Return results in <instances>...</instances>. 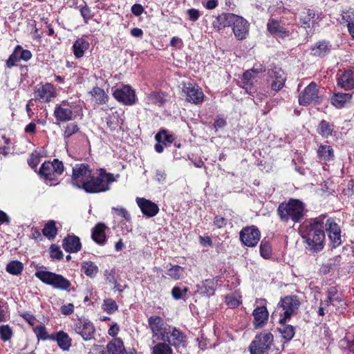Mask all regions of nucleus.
I'll list each match as a JSON object with an SVG mask.
<instances>
[{
  "instance_id": "1",
  "label": "nucleus",
  "mask_w": 354,
  "mask_h": 354,
  "mask_svg": "<svg viewBox=\"0 0 354 354\" xmlns=\"http://www.w3.org/2000/svg\"><path fill=\"white\" fill-rule=\"evenodd\" d=\"M118 177L119 174L115 177L113 174L106 172L104 169H100L95 176L88 165L80 163L73 167L71 184L86 193L97 194L109 191L110 184L115 181Z\"/></svg>"
},
{
  "instance_id": "2",
  "label": "nucleus",
  "mask_w": 354,
  "mask_h": 354,
  "mask_svg": "<svg viewBox=\"0 0 354 354\" xmlns=\"http://www.w3.org/2000/svg\"><path fill=\"white\" fill-rule=\"evenodd\" d=\"M326 218L325 215H320L304 223L299 227V233L307 245L306 249L311 252H320L324 247Z\"/></svg>"
},
{
  "instance_id": "3",
  "label": "nucleus",
  "mask_w": 354,
  "mask_h": 354,
  "mask_svg": "<svg viewBox=\"0 0 354 354\" xmlns=\"http://www.w3.org/2000/svg\"><path fill=\"white\" fill-rule=\"evenodd\" d=\"M84 102L80 100L69 98L55 104L53 116L58 122H65L83 115Z\"/></svg>"
},
{
  "instance_id": "4",
  "label": "nucleus",
  "mask_w": 354,
  "mask_h": 354,
  "mask_svg": "<svg viewBox=\"0 0 354 354\" xmlns=\"http://www.w3.org/2000/svg\"><path fill=\"white\" fill-rule=\"evenodd\" d=\"M280 219L287 222L289 220L295 223L301 221L305 214L304 204L297 199H290L288 202L281 203L277 209Z\"/></svg>"
},
{
  "instance_id": "5",
  "label": "nucleus",
  "mask_w": 354,
  "mask_h": 354,
  "mask_svg": "<svg viewBox=\"0 0 354 354\" xmlns=\"http://www.w3.org/2000/svg\"><path fill=\"white\" fill-rule=\"evenodd\" d=\"M64 165L58 159H54L53 161L44 162L39 169L41 177L49 185H55L58 184V176L64 171Z\"/></svg>"
},
{
  "instance_id": "6",
  "label": "nucleus",
  "mask_w": 354,
  "mask_h": 354,
  "mask_svg": "<svg viewBox=\"0 0 354 354\" xmlns=\"http://www.w3.org/2000/svg\"><path fill=\"white\" fill-rule=\"evenodd\" d=\"M35 275L43 283L57 289L67 290L71 285V282L62 275L47 271L44 266L37 269Z\"/></svg>"
},
{
  "instance_id": "7",
  "label": "nucleus",
  "mask_w": 354,
  "mask_h": 354,
  "mask_svg": "<svg viewBox=\"0 0 354 354\" xmlns=\"http://www.w3.org/2000/svg\"><path fill=\"white\" fill-rule=\"evenodd\" d=\"M301 302L297 295H288L281 298L278 304L279 310V323L287 322L297 313Z\"/></svg>"
},
{
  "instance_id": "8",
  "label": "nucleus",
  "mask_w": 354,
  "mask_h": 354,
  "mask_svg": "<svg viewBox=\"0 0 354 354\" xmlns=\"http://www.w3.org/2000/svg\"><path fill=\"white\" fill-rule=\"evenodd\" d=\"M273 342V335L270 332L263 331L256 335L249 348L251 354H263L270 348Z\"/></svg>"
},
{
  "instance_id": "9",
  "label": "nucleus",
  "mask_w": 354,
  "mask_h": 354,
  "mask_svg": "<svg viewBox=\"0 0 354 354\" xmlns=\"http://www.w3.org/2000/svg\"><path fill=\"white\" fill-rule=\"evenodd\" d=\"M149 328L151 331L152 337L163 341L168 334L170 328L163 319L159 316H151L148 319Z\"/></svg>"
},
{
  "instance_id": "10",
  "label": "nucleus",
  "mask_w": 354,
  "mask_h": 354,
  "mask_svg": "<svg viewBox=\"0 0 354 354\" xmlns=\"http://www.w3.org/2000/svg\"><path fill=\"white\" fill-rule=\"evenodd\" d=\"M57 90L51 83L38 85L34 91V97L36 101L41 103H49L57 97Z\"/></svg>"
},
{
  "instance_id": "11",
  "label": "nucleus",
  "mask_w": 354,
  "mask_h": 354,
  "mask_svg": "<svg viewBox=\"0 0 354 354\" xmlns=\"http://www.w3.org/2000/svg\"><path fill=\"white\" fill-rule=\"evenodd\" d=\"M73 328L84 341L92 339L95 333V328L93 324L86 318L77 319L74 322Z\"/></svg>"
},
{
  "instance_id": "12",
  "label": "nucleus",
  "mask_w": 354,
  "mask_h": 354,
  "mask_svg": "<svg viewBox=\"0 0 354 354\" xmlns=\"http://www.w3.org/2000/svg\"><path fill=\"white\" fill-rule=\"evenodd\" d=\"M113 90L114 98L119 102L127 106H131L136 103V96L135 91L129 85H123Z\"/></svg>"
},
{
  "instance_id": "13",
  "label": "nucleus",
  "mask_w": 354,
  "mask_h": 354,
  "mask_svg": "<svg viewBox=\"0 0 354 354\" xmlns=\"http://www.w3.org/2000/svg\"><path fill=\"white\" fill-rule=\"evenodd\" d=\"M260 238L261 232L254 225L243 227L240 232V239L248 247L256 246Z\"/></svg>"
},
{
  "instance_id": "14",
  "label": "nucleus",
  "mask_w": 354,
  "mask_h": 354,
  "mask_svg": "<svg viewBox=\"0 0 354 354\" xmlns=\"http://www.w3.org/2000/svg\"><path fill=\"white\" fill-rule=\"evenodd\" d=\"M187 336L176 327L170 326L168 334L163 341H166L171 346H174L178 351L187 346Z\"/></svg>"
},
{
  "instance_id": "15",
  "label": "nucleus",
  "mask_w": 354,
  "mask_h": 354,
  "mask_svg": "<svg viewBox=\"0 0 354 354\" xmlns=\"http://www.w3.org/2000/svg\"><path fill=\"white\" fill-rule=\"evenodd\" d=\"M231 26L235 37L239 40L246 39L249 35L250 24L241 16L236 15Z\"/></svg>"
},
{
  "instance_id": "16",
  "label": "nucleus",
  "mask_w": 354,
  "mask_h": 354,
  "mask_svg": "<svg viewBox=\"0 0 354 354\" xmlns=\"http://www.w3.org/2000/svg\"><path fill=\"white\" fill-rule=\"evenodd\" d=\"M187 95V100L195 104H201L204 100V93L196 84L188 82L185 84L183 88Z\"/></svg>"
},
{
  "instance_id": "17",
  "label": "nucleus",
  "mask_w": 354,
  "mask_h": 354,
  "mask_svg": "<svg viewBox=\"0 0 354 354\" xmlns=\"http://www.w3.org/2000/svg\"><path fill=\"white\" fill-rule=\"evenodd\" d=\"M318 88L315 82H310L299 96V103L302 106H307L313 102H318Z\"/></svg>"
},
{
  "instance_id": "18",
  "label": "nucleus",
  "mask_w": 354,
  "mask_h": 354,
  "mask_svg": "<svg viewBox=\"0 0 354 354\" xmlns=\"http://www.w3.org/2000/svg\"><path fill=\"white\" fill-rule=\"evenodd\" d=\"M268 75L271 80L270 86L273 91H278L283 87L286 76L281 68L274 66L272 68H269Z\"/></svg>"
},
{
  "instance_id": "19",
  "label": "nucleus",
  "mask_w": 354,
  "mask_h": 354,
  "mask_svg": "<svg viewBox=\"0 0 354 354\" xmlns=\"http://www.w3.org/2000/svg\"><path fill=\"white\" fill-rule=\"evenodd\" d=\"M325 228L328 237L333 243L334 246H337L341 243V230L339 225L335 221L328 218L324 220V229Z\"/></svg>"
},
{
  "instance_id": "20",
  "label": "nucleus",
  "mask_w": 354,
  "mask_h": 354,
  "mask_svg": "<svg viewBox=\"0 0 354 354\" xmlns=\"http://www.w3.org/2000/svg\"><path fill=\"white\" fill-rule=\"evenodd\" d=\"M136 203L142 214L147 217H153L159 212L158 206L150 200L145 198H137Z\"/></svg>"
},
{
  "instance_id": "21",
  "label": "nucleus",
  "mask_w": 354,
  "mask_h": 354,
  "mask_svg": "<svg viewBox=\"0 0 354 354\" xmlns=\"http://www.w3.org/2000/svg\"><path fill=\"white\" fill-rule=\"evenodd\" d=\"M269 32L276 37L285 38L290 35V31L280 25L278 20L270 19L267 24Z\"/></svg>"
},
{
  "instance_id": "22",
  "label": "nucleus",
  "mask_w": 354,
  "mask_h": 354,
  "mask_svg": "<svg viewBox=\"0 0 354 354\" xmlns=\"http://www.w3.org/2000/svg\"><path fill=\"white\" fill-rule=\"evenodd\" d=\"M337 86L345 89L354 88V71L346 70L337 78Z\"/></svg>"
},
{
  "instance_id": "23",
  "label": "nucleus",
  "mask_w": 354,
  "mask_h": 354,
  "mask_svg": "<svg viewBox=\"0 0 354 354\" xmlns=\"http://www.w3.org/2000/svg\"><path fill=\"white\" fill-rule=\"evenodd\" d=\"M257 77L250 70L246 71L241 78V86L245 92L252 95L256 92L254 84L257 82Z\"/></svg>"
},
{
  "instance_id": "24",
  "label": "nucleus",
  "mask_w": 354,
  "mask_h": 354,
  "mask_svg": "<svg viewBox=\"0 0 354 354\" xmlns=\"http://www.w3.org/2000/svg\"><path fill=\"white\" fill-rule=\"evenodd\" d=\"M235 16L236 15L233 13H222L216 17L212 23V26L217 30L231 26Z\"/></svg>"
},
{
  "instance_id": "25",
  "label": "nucleus",
  "mask_w": 354,
  "mask_h": 354,
  "mask_svg": "<svg viewBox=\"0 0 354 354\" xmlns=\"http://www.w3.org/2000/svg\"><path fill=\"white\" fill-rule=\"evenodd\" d=\"M254 316L253 324L256 328L263 327L268 319V312L265 306L257 307L252 313Z\"/></svg>"
},
{
  "instance_id": "26",
  "label": "nucleus",
  "mask_w": 354,
  "mask_h": 354,
  "mask_svg": "<svg viewBox=\"0 0 354 354\" xmlns=\"http://www.w3.org/2000/svg\"><path fill=\"white\" fill-rule=\"evenodd\" d=\"M343 295L339 292L337 287H329L326 290V300L325 303L327 306H338L343 302Z\"/></svg>"
},
{
  "instance_id": "27",
  "label": "nucleus",
  "mask_w": 354,
  "mask_h": 354,
  "mask_svg": "<svg viewBox=\"0 0 354 354\" xmlns=\"http://www.w3.org/2000/svg\"><path fill=\"white\" fill-rule=\"evenodd\" d=\"M310 49L313 55L323 57L330 53L332 45L328 41L323 40L317 42Z\"/></svg>"
},
{
  "instance_id": "28",
  "label": "nucleus",
  "mask_w": 354,
  "mask_h": 354,
  "mask_svg": "<svg viewBox=\"0 0 354 354\" xmlns=\"http://www.w3.org/2000/svg\"><path fill=\"white\" fill-rule=\"evenodd\" d=\"M52 340L57 342L58 346L63 351H69L72 345V339L63 330L54 333Z\"/></svg>"
},
{
  "instance_id": "29",
  "label": "nucleus",
  "mask_w": 354,
  "mask_h": 354,
  "mask_svg": "<svg viewBox=\"0 0 354 354\" xmlns=\"http://www.w3.org/2000/svg\"><path fill=\"white\" fill-rule=\"evenodd\" d=\"M217 282L218 279L215 278L205 279L201 284L198 285V291L201 295L207 297L212 296L214 294Z\"/></svg>"
},
{
  "instance_id": "30",
  "label": "nucleus",
  "mask_w": 354,
  "mask_h": 354,
  "mask_svg": "<svg viewBox=\"0 0 354 354\" xmlns=\"http://www.w3.org/2000/svg\"><path fill=\"white\" fill-rule=\"evenodd\" d=\"M62 246L64 250L68 252H77L81 250L80 240L76 236H68L64 239Z\"/></svg>"
},
{
  "instance_id": "31",
  "label": "nucleus",
  "mask_w": 354,
  "mask_h": 354,
  "mask_svg": "<svg viewBox=\"0 0 354 354\" xmlns=\"http://www.w3.org/2000/svg\"><path fill=\"white\" fill-rule=\"evenodd\" d=\"M89 42L85 37L78 38L73 45V52L75 57L77 59L81 58L84 56V53L89 48Z\"/></svg>"
},
{
  "instance_id": "32",
  "label": "nucleus",
  "mask_w": 354,
  "mask_h": 354,
  "mask_svg": "<svg viewBox=\"0 0 354 354\" xmlns=\"http://www.w3.org/2000/svg\"><path fill=\"white\" fill-rule=\"evenodd\" d=\"M167 94L164 92L153 91L145 97V102L149 105L162 106L167 101Z\"/></svg>"
},
{
  "instance_id": "33",
  "label": "nucleus",
  "mask_w": 354,
  "mask_h": 354,
  "mask_svg": "<svg viewBox=\"0 0 354 354\" xmlns=\"http://www.w3.org/2000/svg\"><path fill=\"white\" fill-rule=\"evenodd\" d=\"M106 226L103 223H97L92 230V239L99 245H104L106 243V237L105 230Z\"/></svg>"
},
{
  "instance_id": "34",
  "label": "nucleus",
  "mask_w": 354,
  "mask_h": 354,
  "mask_svg": "<svg viewBox=\"0 0 354 354\" xmlns=\"http://www.w3.org/2000/svg\"><path fill=\"white\" fill-rule=\"evenodd\" d=\"M352 98V94L337 92L335 93L331 98V104L337 109L343 108Z\"/></svg>"
},
{
  "instance_id": "35",
  "label": "nucleus",
  "mask_w": 354,
  "mask_h": 354,
  "mask_svg": "<svg viewBox=\"0 0 354 354\" xmlns=\"http://www.w3.org/2000/svg\"><path fill=\"white\" fill-rule=\"evenodd\" d=\"M317 131L322 137L327 138L332 136L334 131V125L325 120H322L319 123Z\"/></svg>"
},
{
  "instance_id": "36",
  "label": "nucleus",
  "mask_w": 354,
  "mask_h": 354,
  "mask_svg": "<svg viewBox=\"0 0 354 354\" xmlns=\"http://www.w3.org/2000/svg\"><path fill=\"white\" fill-rule=\"evenodd\" d=\"M151 354H174V353L171 346L166 341H162L156 343L151 347Z\"/></svg>"
},
{
  "instance_id": "37",
  "label": "nucleus",
  "mask_w": 354,
  "mask_h": 354,
  "mask_svg": "<svg viewBox=\"0 0 354 354\" xmlns=\"http://www.w3.org/2000/svg\"><path fill=\"white\" fill-rule=\"evenodd\" d=\"M333 152L331 146L321 145L317 149V156L322 160L330 161L333 159Z\"/></svg>"
},
{
  "instance_id": "38",
  "label": "nucleus",
  "mask_w": 354,
  "mask_h": 354,
  "mask_svg": "<svg viewBox=\"0 0 354 354\" xmlns=\"http://www.w3.org/2000/svg\"><path fill=\"white\" fill-rule=\"evenodd\" d=\"M90 93L95 99L96 102L99 104H105L108 101V95L102 88L98 86L93 88Z\"/></svg>"
},
{
  "instance_id": "39",
  "label": "nucleus",
  "mask_w": 354,
  "mask_h": 354,
  "mask_svg": "<svg viewBox=\"0 0 354 354\" xmlns=\"http://www.w3.org/2000/svg\"><path fill=\"white\" fill-rule=\"evenodd\" d=\"M24 270V265L21 261H12L9 262L6 268V272L12 275H19Z\"/></svg>"
},
{
  "instance_id": "40",
  "label": "nucleus",
  "mask_w": 354,
  "mask_h": 354,
  "mask_svg": "<svg viewBox=\"0 0 354 354\" xmlns=\"http://www.w3.org/2000/svg\"><path fill=\"white\" fill-rule=\"evenodd\" d=\"M82 269L84 274L93 278L98 272V267L92 261H84L82 264Z\"/></svg>"
},
{
  "instance_id": "41",
  "label": "nucleus",
  "mask_w": 354,
  "mask_h": 354,
  "mask_svg": "<svg viewBox=\"0 0 354 354\" xmlns=\"http://www.w3.org/2000/svg\"><path fill=\"white\" fill-rule=\"evenodd\" d=\"M286 322L280 323L281 324L279 331L282 337L286 341L291 340L295 336V329L292 326L286 324Z\"/></svg>"
},
{
  "instance_id": "42",
  "label": "nucleus",
  "mask_w": 354,
  "mask_h": 354,
  "mask_svg": "<svg viewBox=\"0 0 354 354\" xmlns=\"http://www.w3.org/2000/svg\"><path fill=\"white\" fill-rule=\"evenodd\" d=\"M80 130V128L77 123L71 122L67 124V125L65 127L64 133H63V137L65 141V143L67 144L68 142L69 138L77 133Z\"/></svg>"
},
{
  "instance_id": "43",
  "label": "nucleus",
  "mask_w": 354,
  "mask_h": 354,
  "mask_svg": "<svg viewBox=\"0 0 354 354\" xmlns=\"http://www.w3.org/2000/svg\"><path fill=\"white\" fill-rule=\"evenodd\" d=\"M315 12L310 9H306L300 14V23L304 26V28H309L310 21L315 17Z\"/></svg>"
},
{
  "instance_id": "44",
  "label": "nucleus",
  "mask_w": 354,
  "mask_h": 354,
  "mask_svg": "<svg viewBox=\"0 0 354 354\" xmlns=\"http://www.w3.org/2000/svg\"><path fill=\"white\" fill-rule=\"evenodd\" d=\"M43 234L45 236L49 239H53L57 233V230L54 221H48L45 225L42 230Z\"/></svg>"
},
{
  "instance_id": "45",
  "label": "nucleus",
  "mask_w": 354,
  "mask_h": 354,
  "mask_svg": "<svg viewBox=\"0 0 354 354\" xmlns=\"http://www.w3.org/2000/svg\"><path fill=\"white\" fill-rule=\"evenodd\" d=\"M102 308L106 313L111 315L118 310V306L113 299L107 298L104 299Z\"/></svg>"
},
{
  "instance_id": "46",
  "label": "nucleus",
  "mask_w": 354,
  "mask_h": 354,
  "mask_svg": "<svg viewBox=\"0 0 354 354\" xmlns=\"http://www.w3.org/2000/svg\"><path fill=\"white\" fill-rule=\"evenodd\" d=\"M106 124L111 130H115L122 119L120 118V113L115 111L111 115L106 118Z\"/></svg>"
},
{
  "instance_id": "47",
  "label": "nucleus",
  "mask_w": 354,
  "mask_h": 354,
  "mask_svg": "<svg viewBox=\"0 0 354 354\" xmlns=\"http://www.w3.org/2000/svg\"><path fill=\"white\" fill-rule=\"evenodd\" d=\"M261 256L266 259H270L272 255V250L270 243L263 239L259 247Z\"/></svg>"
},
{
  "instance_id": "48",
  "label": "nucleus",
  "mask_w": 354,
  "mask_h": 354,
  "mask_svg": "<svg viewBox=\"0 0 354 354\" xmlns=\"http://www.w3.org/2000/svg\"><path fill=\"white\" fill-rule=\"evenodd\" d=\"M339 347L343 351H349L354 353V338L344 337L339 342Z\"/></svg>"
},
{
  "instance_id": "49",
  "label": "nucleus",
  "mask_w": 354,
  "mask_h": 354,
  "mask_svg": "<svg viewBox=\"0 0 354 354\" xmlns=\"http://www.w3.org/2000/svg\"><path fill=\"white\" fill-rule=\"evenodd\" d=\"M184 272V268L180 266H173L167 270L166 274L173 280H178Z\"/></svg>"
},
{
  "instance_id": "50",
  "label": "nucleus",
  "mask_w": 354,
  "mask_h": 354,
  "mask_svg": "<svg viewBox=\"0 0 354 354\" xmlns=\"http://www.w3.org/2000/svg\"><path fill=\"white\" fill-rule=\"evenodd\" d=\"M21 49V46H17L13 51V53L10 55L6 62V66L8 68H12V66L17 65V63L21 60L20 57L19 50Z\"/></svg>"
},
{
  "instance_id": "51",
  "label": "nucleus",
  "mask_w": 354,
  "mask_h": 354,
  "mask_svg": "<svg viewBox=\"0 0 354 354\" xmlns=\"http://www.w3.org/2000/svg\"><path fill=\"white\" fill-rule=\"evenodd\" d=\"M34 332L36 334L37 338L41 339L42 340H47V339L52 340V338L54 335V333L49 335L46 330V327L42 325L37 326L34 328Z\"/></svg>"
},
{
  "instance_id": "52",
  "label": "nucleus",
  "mask_w": 354,
  "mask_h": 354,
  "mask_svg": "<svg viewBox=\"0 0 354 354\" xmlns=\"http://www.w3.org/2000/svg\"><path fill=\"white\" fill-rule=\"evenodd\" d=\"M188 292V288L186 287L181 288L180 286H174L171 290V295L173 298L176 300H179L184 299L187 292Z\"/></svg>"
},
{
  "instance_id": "53",
  "label": "nucleus",
  "mask_w": 354,
  "mask_h": 354,
  "mask_svg": "<svg viewBox=\"0 0 354 354\" xmlns=\"http://www.w3.org/2000/svg\"><path fill=\"white\" fill-rule=\"evenodd\" d=\"M79 10L82 17L84 19V21L85 24H88V21L93 17V15L91 14V8L84 3L82 5H80Z\"/></svg>"
},
{
  "instance_id": "54",
  "label": "nucleus",
  "mask_w": 354,
  "mask_h": 354,
  "mask_svg": "<svg viewBox=\"0 0 354 354\" xmlns=\"http://www.w3.org/2000/svg\"><path fill=\"white\" fill-rule=\"evenodd\" d=\"M12 330L8 325H2L0 326V338L6 342L11 339Z\"/></svg>"
},
{
  "instance_id": "55",
  "label": "nucleus",
  "mask_w": 354,
  "mask_h": 354,
  "mask_svg": "<svg viewBox=\"0 0 354 354\" xmlns=\"http://www.w3.org/2000/svg\"><path fill=\"white\" fill-rule=\"evenodd\" d=\"M354 22V10H348L343 11L342 14V24H351Z\"/></svg>"
},
{
  "instance_id": "56",
  "label": "nucleus",
  "mask_w": 354,
  "mask_h": 354,
  "mask_svg": "<svg viewBox=\"0 0 354 354\" xmlns=\"http://www.w3.org/2000/svg\"><path fill=\"white\" fill-rule=\"evenodd\" d=\"M112 212H114V213L124 218L126 221H131V215L129 213V212L123 207H112Z\"/></svg>"
},
{
  "instance_id": "57",
  "label": "nucleus",
  "mask_w": 354,
  "mask_h": 354,
  "mask_svg": "<svg viewBox=\"0 0 354 354\" xmlns=\"http://www.w3.org/2000/svg\"><path fill=\"white\" fill-rule=\"evenodd\" d=\"M156 141H162L165 144L166 142L171 143L173 142V137L167 133L165 130H162L158 132L155 136Z\"/></svg>"
},
{
  "instance_id": "58",
  "label": "nucleus",
  "mask_w": 354,
  "mask_h": 354,
  "mask_svg": "<svg viewBox=\"0 0 354 354\" xmlns=\"http://www.w3.org/2000/svg\"><path fill=\"white\" fill-rule=\"evenodd\" d=\"M225 302L230 308L238 307L241 303L239 299L233 295H227L225 297Z\"/></svg>"
},
{
  "instance_id": "59",
  "label": "nucleus",
  "mask_w": 354,
  "mask_h": 354,
  "mask_svg": "<svg viewBox=\"0 0 354 354\" xmlns=\"http://www.w3.org/2000/svg\"><path fill=\"white\" fill-rule=\"evenodd\" d=\"M50 250V257L53 259H55L57 260H60L63 258V253L60 250L59 247H57L55 245H52Z\"/></svg>"
},
{
  "instance_id": "60",
  "label": "nucleus",
  "mask_w": 354,
  "mask_h": 354,
  "mask_svg": "<svg viewBox=\"0 0 354 354\" xmlns=\"http://www.w3.org/2000/svg\"><path fill=\"white\" fill-rule=\"evenodd\" d=\"M106 281L109 283H116L117 280L114 270H106L104 273Z\"/></svg>"
},
{
  "instance_id": "61",
  "label": "nucleus",
  "mask_w": 354,
  "mask_h": 354,
  "mask_svg": "<svg viewBox=\"0 0 354 354\" xmlns=\"http://www.w3.org/2000/svg\"><path fill=\"white\" fill-rule=\"evenodd\" d=\"M167 174L164 169H157L156 172V179L160 183H164L166 180Z\"/></svg>"
},
{
  "instance_id": "62",
  "label": "nucleus",
  "mask_w": 354,
  "mask_h": 354,
  "mask_svg": "<svg viewBox=\"0 0 354 354\" xmlns=\"http://www.w3.org/2000/svg\"><path fill=\"white\" fill-rule=\"evenodd\" d=\"M227 124L226 120L223 118L218 117L213 124L214 129L217 131L219 129L225 127Z\"/></svg>"
},
{
  "instance_id": "63",
  "label": "nucleus",
  "mask_w": 354,
  "mask_h": 354,
  "mask_svg": "<svg viewBox=\"0 0 354 354\" xmlns=\"http://www.w3.org/2000/svg\"><path fill=\"white\" fill-rule=\"evenodd\" d=\"M214 224L218 228H221L227 225V219L221 216H216L214 217Z\"/></svg>"
},
{
  "instance_id": "64",
  "label": "nucleus",
  "mask_w": 354,
  "mask_h": 354,
  "mask_svg": "<svg viewBox=\"0 0 354 354\" xmlns=\"http://www.w3.org/2000/svg\"><path fill=\"white\" fill-rule=\"evenodd\" d=\"M187 14L189 16V19L193 21H196V20H198L199 17L201 16L199 10L194 8L189 9L187 10Z\"/></svg>"
}]
</instances>
